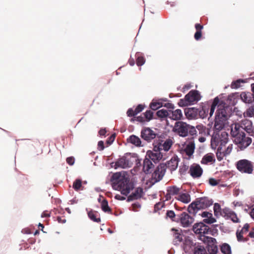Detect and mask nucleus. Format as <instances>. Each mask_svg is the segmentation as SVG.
<instances>
[{"mask_svg":"<svg viewBox=\"0 0 254 254\" xmlns=\"http://www.w3.org/2000/svg\"><path fill=\"white\" fill-rule=\"evenodd\" d=\"M115 181L113 183L114 190H120L121 193L126 196L134 188V184L130 181L129 178L121 173H117L113 175Z\"/></svg>","mask_w":254,"mask_h":254,"instance_id":"1","label":"nucleus"},{"mask_svg":"<svg viewBox=\"0 0 254 254\" xmlns=\"http://www.w3.org/2000/svg\"><path fill=\"white\" fill-rule=\"evenodd\" d=\"M220 105H218L219 109L216 111L215 115L213 139L215 141L217 140V141L220 140V144L217 151L216 156L217 159L221 161L222 159V154L221 152V146L222 144L221 142L222 140H221L222 133H220V132L222 129V109L220 108Z\"/></svg>","mask_w":254,"mask_h":254,"instance_id":"2","label":"nucleus"},{"mask_svg":"<svg viewBox=\"0 0 254 254\" xmlns=\"http://www.w3.org/2000/svg\"><path fill=\"white\" fill-rule=\"evenodd\" d=\"M236 127L233 128V126H229L226 130L230 131L232 136L234 138L235 144L241 150H244L251 144L252 140L251 138L246 136L245 132L240 131Z\"/></svg>","mask_w":254,"mask_h":254,"instance_id":"3","label":"nucleus"},{"mask_svg":"<svg viewBox=\"0 0 254 254\" xmlns=\"http://www.w3.org/2000/svg\"><path fill=\"white\" fill-rule=\"evenodd\" d=\"M239 99V93H232L223 100V129L226 127V122L231 116L232 107L235 106Z\"/></svg>","mask_w":254,"mask_h":254,"instance_id":"4","label":"nucleus"},{"mask_svg":"<svg viewBox=\"0 0 254 254\" xmlns=\"http://www.w3.org/2000/svg\"><path fill=\"white\" fill-rule=\"evenodd\" d=\"M172 131L180 136L185 137L189 135L193 136L196 134L195 128L183 121L176 122L172 128Z\"/></svg>","mask_w":254,"mask_h":254,"instance_id":"5","label":"nucleus"},{"mask_svg":"<svg viewBox=\"0 0 254 254\" xmlns=\"http://www.w3.org/2000/svg\"><path fill=\"white\" fill-rule=\"evenodd\" d=\"M212 203V200L207 197L198 198L189 205L188 211L190 213L195 215L199 210L205 209L211 206Z\"/></svg>","mask_w":254,"mask_h":254,"instance_id":"6","label":"nucleus"},{"mask_svg":"<svg viewBox=\"0 0 254 254\" xmlns=\"http://www.w3.org/2000/svg\"><path fill=\"white\" fill-rule=\"evenodd\" d=\"M229 126H233V128H235V127H239V130L242 132H244V130L246 131L249 135L254 137V127L253 126L252 121L245 119L242 120L240 124H232L231 123L229 125V123L228 121L226 122V127L225 129H223V130H226L227 128L229 127Z\"/></svg>","mask_w":254,"mask_h":254,"instance_id":"7","label":"nucleus"},{"mask_svg":"<svg viewBox=\"0 0 254 254\" xmlns=\"http://www.w3.org/2000/svg\"><path fill=\"white\" fill-rule=\"evenodd\" d=\"M200 98V95L197 90H192L185 96L184 99L180 100L178 105L180 106L183 107L193 104L198 101Z\"/></svg>","mask_w":254,"mask_h":254,"instance_id":"8","label":"nucleus"},{"mask_svg":"<svg viewBox=\"0 0 254 254\" xmlns=\"http://www.w3.org/2000/svg\"><path fill=\"white\" fill-rule=\"evenodd\" d=\"M238 170L242 173L252 174L254 169V163L247 159H241L236 162Z\"/></svg>","mask_w":254,"mask_h":254,"instance_id":"9","label":"nucleus"},{"mask_svg":"<svg viewBox=\"0 0 254 254\" xmlns=\"http://www.w3.org/2000/svg\"><path fill=\"white\" fill-rule=\"evenodd\" d=\"M173 144V141L172 139L168 138L165 140L158 139V140L155 141L153 144V151L162 152L164 151L167 152L170 150Z\"/></svg>","mask_w":254,"mask_h":254,"instance_id":"10","label":"nucleus"},{"mask_svg":"<svg viewBox=\"0 0 254 254\" xmlns=\"http://www.w3.org/2000/svg\"><path fill=\"white\" fill-rule=\"evenodd\" d=\"M133 158L131 156L130 153L126 154L125 155L119 158L115 162L114 167L115 169L121 168L126 169L130 168L133 164Z\"/></svg>","mask_w":254,"mask_h":254,"instance_id":"11","label":"nucleus"},{"mask_svg":"<svg viewBox=\"0 0 254 254\" xmlns=\"http://www.w3.org/2000/svg\"><path fill=\"white\" fill-rule=\"evenodd\" d=\"M203 242L206 244V248L209 254H216L218 252V248L216 245V240L212 237L203 236L200 238Z\"/></svg>","mask_w":254,"mask_h":254,"instance_id":"12","label":"nucleus"},{"mask_svg":"<svg viewBox=\"0 0 254 254\" xmlns=\"http://www.w3.org/2000/svg\"><path fill=\"white\" fill-rule=\"evenodd\" d=\"M193 231L195 233L200 234V238L211 233L209 227L202 222L195 224L193 226Z\"/></svg>","mask_w":254,"mask_h":254,"instance_id":"13","label":"nucleus"},{"mask_svg":"<svg viewBox=\"0 0 254 254\" xmlns=\"http://www.w3.org/2000/svg\"><path fill=\"white\" fill-rule=\"evenodd\" d=\"M166 172L165 165L163 163L160 164L152 174V178L155 182L161 180Z\"/></svg>","mask_w":254,"mask_h":254,"instance_id":"14","label":"nucleus"},{"mask_svg":"<svg viewBox=\"0 0 254 254\" xmlns=\"http://www.w3.org/2000/svg\"><path fill=\"white\" fill-rule=\"evenodd\" d=\"M157 133L149 127H145L141 131V137L147 142H150L155 138Z\"/></svg>","mask_w":254,"mask_h":254,"instance_id":"15","label":"nucleus"},{"mask_svg":"<svg viewBox=\"0 0 254 254\" xmlns=\"http://www.w3.org/2000/svg\"><path fill=\"white\" fill-rule=\"evenodd\" d=\"M180 222L184 227L190 226L193 222V218L187 213L183 212L180 215Z\"/></svg>","mask_w":254,"mask_h":254,"instance_id":"16","label":"nucleus"},{"mask_svg":"<svg viewBox=\"0 0 254 254\" xmlns=\"http://www.w3.org/2000/svg\"><path fill=\"white\" fill-rule=\"evenodd\" d=\"M189 173L193 178H198L202 175L203 170L199 165L195 164L190 166Z\"/></svg>","mask_w":254,"mask_h":254,"instance_id":"17","label":"nucleus"},{"mask_svg":"<svg viewBox=\"0 0 254 254\" xmlns=\"http://www.w3.org/2000/svg\"><path fill=\"white\" fill-rule=\"evenodd\" d=\"M179 163V158L177 156H174L166 163H163L165 165V170L168 168L171 172L175 170L178 166Z\"/></svg>","mask_w":254,"mask_h":254,"instance_id":"18","label":"nucleus"},{"mask_svg":"<svg viewBox=\"0 0 254 254\" xmlns=\"http://www.w3.org/2000/svg\"><path fill=\"white\" fill-rule=\"evenodd\" d=\"M145 157L149 158L150 160H152L154 163L159 161L163 157L162 152H155L152 151H148Z\"/></svg>","mask_w":254,"mask_h":254,"instance_id":"19","label":"nucleus"},{"mask_svg":"<svg viewBox=\"0 0 254 254\" xmlns=\"http://www.w3.org/2000/svg\"><path fill=\"white\" fill-rule=\"evenodd\" d=\"M169 119L172 120L182 121L184 119L183 113L181 110L176 109L174 111L169 110Z\"/></svg>","mask_w":254,"mask_h":254,"instance_id":"20","label":"nucleus"},{"mask_svg":"<svg viewBox=\"0 0 254 254\" xmlns=\"http://www.w3.org/2000/svg\"><path fill=\"white\" fill-rule=\"evenodd\" d=\"M242 101L246 104L254 102V95L250 92H242L239 95Z\"/></svg>","mask_w":254,"mask_h":254,"instance_id":"21","label":"nucleus"},{"mask_svg":"<svg viewBox=\"0 0 254 254\" xmlns=\"http://www.w3.org/2000/svg\"><path fill=\"white\" fill-rule=\"evenodd\" d=\"M223 213L225 214L224 217L226 219L230 218L234 223L239 222V219L236 214L229 208H223Z\"/></svg>","mask_w":254,"mask_h":254,"instance_id":"22","label":"nucleus"},{"mask_svg":"<svg viewBox=\"0 0 254 254\" xmlns=\"http://www.w3.org/2000/svg\"><path fill=\"white\" fill-rule=\"evenodd\" d=\"M197 112L198 109L194 107L188 108L185 109L186 118L190 120L197 119Z\"/></svg>","mask_w":254,"mask_h":254,"instance_id":"23","label":"nucleus"},{"mask_svg":"<svg viewBox=\"0 0 254 254\" xmlns=\"http://www.w3.org/2000/svg\"><path fill=\"white\" fill-rule=\"evenodd\" d=\"M143 192V189L142 188H136L134 191L127 197V201H130L140 198L142 196Z\"/></svg>","mask_w":254,"mask_h":254,"instance_id":"24","label":"nucleus"},{"mask_svg":"<svg viewBox=\"0 0 254 254\" xmlns=\"http://www.w3.org/2000/svg\"><path fill=\"white\" fill-rule=\"evenodd\" d=\"M154 167V165L149 158L145 157L143 160V170L146 174H148L151 172L152 168Z\"/></svg>","mask_w":254,"mask_h":254,"instance_id":"25","label":"nucleus"},{"mask_svg":"<svg viewBox=\"0 0 254 254\" xmlns=\"http://www.w3.org/2000/svg\"><path fill=\"white\" fill-rule=\"evenodd\" d=\"M172 230L174 231L173 237L174 240L173 242L175 245H179L184 240L185 238L184 235L181 234L179 231L177 230L172 229Z\"/></svg>","mask_w":254,"mask_h":254,"instance_id":"26","label":"nucleus"},{"mask_svg":"<svg viewBox=\"0 0 254 254\" xmlns=\"http://www.w3.org/2000/svg\"><path fill=\"white\" fill-rule=\"evenodd\" d=\"M215 157L213 154L207 153L201 159V163L202 164H212L215 162Z\"/></svg>","mask_w":254,"mask_h":254,"instance_id":"27","label":"nucleus"},{"mask_svg":"<svg viewBox=\"0 0 254 254\" xmlns=\"http://www.w3.org/2000/svg\"><path fill=\"white\" fill-rule=\"evenodd\" d=\"M193 242L189 237H185L183 248L185 252H189L192 249Z\"/></svg>","mask_w":254,"mask_h":254,"instance_id":"28","label":"nucleus"},{"mask_svg":"<svg viewBox=\"0 0 254 254\" xmlns=\"http://www.w3.org/2000/svg\"><path fill=\"white\" fill-rule=\"evenodd\" d=\"M202 217H205L203 220L204 222L207 224H212L216 221L215 218L212 217V214L211 213L204 211L201 214Z\"/></svg>","mask_w":254,"mask_h":254,"instance_id":"29","label":"nucleus"},{"mask_svg":"<svg viewBox=\"0 0 254 254\" xmlns=\"http://www.w3.org/2000/svg\"><path fill=\"white\" fill-rule=\"evenodd\" d=\"M195 149V144L193 141H190L186 145L184 151L188 156H191L194 153Z\"/></svg>","mask_w":254,"mask_h":254,"instance_id":"30","label":"nucleus"},{"mask_svg":"<svg viewBox=\"0 0 254 254\" xmlns=\"http://www.w3.org/2000/svg\"><path fill=\"white\" fill-rule=\"evenodd\" d=\"M127 141L128 142L136 146H140L141 144V141L140 139L135 135H130L127 139Z\"/></svg>","mask_w":254,"mask_h":254,"instance_id":"31","label":"nucleus"},{"mask_svg":"<svg viewBox=\"0 0 254 254\" xmlns=\"http://www.w3.org/2000/svg\"><path fill=\"white\" fill-rule=\"evenodd\" d=\"M176 198L185 203H188L190 201V196L188 193H180Z\"/></svg>","mask_w":254,"mask_h":254,"instance_id":"32","label":"nucleus"},{"mask_svg":"<svg viewBox=\"0 0 254 254\" xmlns=\"http://www.w3.org/2000/svg\"><path fill=\"white\" fill-rule=\"evenodd\" d=\"M88 216L94 222L99 223L101 221L99 214L97 211L91 210L88 212Z\"/></svg>","mask_w":254,"mask_h":254,"instance_id":"33","label":"nucleus"},{"mask_svg":"<svg viewBox=\"0 0 254 254\" xmlns=\"http://www.w3.org/2000/svg\"><path fill=\"white\" fill-rule=\"evenodd\" d=\"M203 25L196 23L195 24V28L196 29V32L194 34V37L196 40H199L201 39L202 37V32L201 30L203 29Z\"/></svg>","mask_w":254,"mask_h":254,"instance_id":"34","label":"nucleus"},{"mask_svg":"<svg viewBox=\"0 0 254 254\" xmlns=\"http://www.w3.org/2000/svg\"><path fill=\"white\" fill-rule=\"evenodd\" d=\"M181 188L177 187L176 186H170L167 188V191L169 192V194L172 195H179Z\"/></svg>","mask_w":254,"mask_h":254,"instance_id":"35","label":"nucleus"},{"mask_svg":"<svg viewBox=\"0 0 254 254\" xmlns=\"http://www.w3.org/2000/svg\"><path fill=\"white\" fill-rule=\"evenodd\" d=\"M156 115L161 119H164L167 117L169 118V110L167 111L164 109L158 110L156 112Z\"/></svg>","mask_w":254,"mask_h":254,"instance_id":"36","label":"nucleus"},{"mask_svg":"<svg viewBox=\"0 0 254 254\" xmlns=\"http://www.w3.org/2000/svg\"><path fill=\"white\" fill-rule=\"evenodd\" d=\"M208 114V109L204 107L200 108L198 109L197 118H200L202 119L205 118Z\"/></svg>","mask_w":254,"mask_h":254,"instance_id":"37","label":"nucleus"},{"mask_svg":"<svg viewBox=\"0 0 254 254\" xmlns=\"http://www.w3.org/2000/svg\"><path fill=\"white\" fill-rule=\"evenodd\" d=\"M245 80L239 79L235 81H233L231 84V87L232 89H238L242 86V83H245Z\"/></svg>","mask_w":254,"mask_h":254,"instance_id":"38","label":"nucleus"},{"mask_svg":"<svg viewBox=\"0 0 254 254\" xmlns=\"http://www.w3.org/2000/svg\"><path fill=\"white\" fill-rule=\"evenodd\" d=\"M219 102V99L218 97H216L214 98L213 102H212V104L211 106V108L210 110L209 115L210 117H211L214 112V110L215 109V108L216 106L218 105V103Z\"/></svg>","mask_w":254,"mask_h":254,"instance_id":"39","label":"nucleus"},{"mask_svg":"<svg viewBox=\"0 0 254 254\" xmlns=\"http://www.w3.org/2000/svg\"><path fill=\"white\" fill-rule=\"evenodd\" d=\"M214 215L216 217H219L222 215L221 205L217 203L214 204L213 207Z\"/></svg>","mask_w":254,"mask_h":254,"instance_id":"40","label":"nucleus"},{"mask_svg":"<svg viewBox=\"0 0 254 254\" xmlns=\"http://www.w3.org/2000/svg\"><path fill=\"white\" fill-rule=\"evenodd\" d=\"M101 208L105 212H111V209L109 207L108 202L105 199L101 203Z\"/></svg>","mask_w":254,"mask_h":254,"instance_id":"41","label":"nucleus"},{"mask_svg":"<svg viewBox=\"0 0 254 254\" xmlns=\"http://www.w3.org/2000/svg\"><path fill=\"white\" fill-rule=\"evenodd\" d=\"M194 254H207L205 249L203 246H198L194 248Z\"/></svg>","mask_w":254,"mask_h":254,"instance_id":"42","label":"nucleus"},{"mask_svg":"<svg viewBox=\"0 0 254 254\" xmlns=\"http://www.w3.org/2000/svg\"><path fill=\"white\" fill-rule=\"evenodd\" d=\"M163 106L161 102L153 101L150 104V108L153 110H156Z\"/></svg>","mask_w":254,"mask_h":254,"instance_id":"43","label":"nucleus"},{"mask_svg":"<svg viewBox=\"0 0 254 254\" xmlns=\"http://www.w3.org/2000/svg\"><path fill=\"white\" fill-rule=\"evenodd\" d=\"M245 117H252L254 116V104L250 107L244 113Z\"/></svg>","mask_w":254,"mask_h":254,"instance_id":"44","label":"nucleus"},{"mask_svg":"<svg viewBox=\"0 0 254 254\" xmlns=\"http://www.w3.org/2000/svg\"><path fill=\"white\" fill-rule=\"evenodd\" d=\"M136 64L138 66L142 65L145 63V59L143 57L140 55V54H136Z\"/></svg>","mask_w":254,"mask_h":254,"instance_id":"45","label":"nucleus"},{"mask_svg":"<svg viewBox=\"0 0 254 254\" xmlns=\"http://www.w3.org/2000/svg\"><path fill=\"white\" fill-rule=\"evenodd\" d=\"M143 115L146 122H149L153 119V112L150 110H147Z\"/></svg>","mask_w":254,"mask_h":254,"instance_id":"46","label":"nucleus"},{"mask_svg":"<svg viewBox=\"0 0 254 254\" xmlns=\"http://www.w3.org/2000/svg\"><path fill=\"white\" fill-rule=\"evenodd\" d=\"M176 215L174 211L173 210H167L166 213V218H170L172 221H175Z\"/></svg>","mask_w":254,"mask_h":254,"instance_id":"47","label":"nucleus"},{"mask_svg":"<svg viewBox=\"0 0 254 254\" xmlns=\"http://www.w3.org/2000/svg\"><path fill=\"white\" fill-rule=\"evenodd\" d=\"M223 254H232L231 248L227 243H223Z\"/></svg>","mask_w":254,"mask_h":254,"instance_id":"48","label":"nucleus"},{"mask_svg":"<svg viewBox=\"0 0 254 254\" xmlns=\"http://www.w3.org/2000/svg\"><path fill=\"white\" fill-rule=\"evenodd\" d=\"M82 186V182L81 180L76 179L73 184V188L75 190H78L80 189Z\"/></svg>","mask_w":254,"mask_h":254,"instance_id":"49","label":"nucleus"},{"mask_svg":"<svg viewBox=\"0 0 254 254\" xmlns=\"http://www.w3.org/2000/svg\"><path fill=\"white\" fill-rule=\"evenodd\" d=\"M164 206L165 203L164 202H159L154 205V211L155 212H156L159 210L161 209Z\"/></svg>","mask_w":254,"mask_h":254,"instance_id":"50","label":"nucleus"},{"mask_svg":"<svg viewBox=\"0 0 254 254\" xmlns=\"http://www.w3.org/2000/svg\"><path fill=\"white\" fill-rule=\"evenodd\" d=\"M144 106L142 104H139L135 109V114L136 115L140 113L144 109Z\"/></svg>","mask_w":254,"mask_h":254,"instance_id":"51","label":"nucleus"},{"mask_svg":"<svg viewBox=\"0 0 254 254\" xmlns=\"http://www.w3.org/2000/svg\"><path fill=\"white\" fill-rule=\"evenodd\" d=\"M250 228V225L249 224L246 223L244 225V227L242 229V230L240 231L241 233L243 234H246L249 231Z\"/></svg>","mask_w":254,"mask_h":254,"instance_id":"52","label":"nucleus"},{"mask_svg":"<svg viewBox=\"0 0 254 254\" xmlns=\"http://www.w3.org/2000/svg\"><path fill=\"white\" fill-rule=\"evenodd\" d=\"M244 234L241 233V231H237L236 236H237V240L239 242H242L243 241V239L244 238V237H243Z\"/></svg>","mask_w":254,"mask_h":254,"instance_id":"53","label":"nucleus"},{"mask_svg":"<svg viewBox=\"0 0 254 254\" xmlns=\"http://www.w3.org/2000/svg\"><path fill=\"white\" fill-rule=\"evenodd\" d=\"M219 181H218L214 178H210L209 179V183L212 186H215L218 184Z\"/></svg>","mask_w":254,"mask_h":254,"instance_id":"54","label":"nucleus"},{"mask_svg":"<svg viewBox=\"0 0 254 254\" xmlns=\"http://www.w3.org/2000/svg\"><path fill=\"white\" fill-rule=\"evenodd\" d=\"M116 137V135L115 134H112L107 140L106 142L108 144H111L113 141H114Z\"/></svg>","mask_w":254,"mask_h":254,"instance_id":"55","label":"nucleus"},{"mask_svg":"<svg viewBox=\"0 0 254 254\" xmlns=\"http://www.w3.org/2000/svg\"><path fill=\"white\" fill-rule=\"evenodd\" d=\"M127 114L128 117H134L135 115H136V114H135V111L133 110L132 108H129L128 109Z\"/></svg>","mask_w":254,"mask_h":254,"instance_id":"56","label":"nucleus"},{"mask_svg":"<svg viewBox=\"0 0 254 254\" xmlns=\"http://www.w3.org/2000/svg\"><path fill=\"white\" fill-rule=\"evenodd\" d=\"M232 146L233 145L231 144L227 147V149L225 150V151H223V155H228L231 153L233 148Z\"/></svg>","mask_w":254,"mask_h":254,"instance_id":"57","label":"nucleus"},{"mask_svg":"<svg viewBox=\"0 0 254 254\" xmlns=\"http://www.w3.org/2000/svg\"><path fill=\"white\" fill-rule=\"evenodd\" d=\"M134 120H136L137 121L140 122V123H143L145 121V119H144V117L142 116H138L135 119H131V121L133 122Z\"/></svg>","mask_w":254,"mask_h":254,"instance_id":"58","label":"nucleus"},{"mask_svg":"<svg viewBox=\"0 0 254 254\" xmlns=\"http://www.w3.org/2000/svg\"><path fill=\"white\" fill-rule=\"evenodd\" d=\"M66 161L67 163L69 165H72L74 163V158L73 157H67Z\"/></svg>","mask_w":254,"mask_h":254,"instance_id":"59","label":"nucleus"},{"mask_svg":"<svg viewBox=\"0 0 254 254\" xmlns=\"http://www.w3.org/2000/svg\"><path fill=\"white\" fill-rule=\"evenodd\" d=\"M132 210L134 211H137V209L140 207V205L139 203L136 202L132 204Z\"/></svg>","mask_w":254,"mask_h":254,"instance_id":"60","label":"nucleus"},{"mask_svg":"<svg viewBox=\"0 0 254 254\" xmlns=\"http://www.w3.org/2000/svg\"><path fill=\"white\" fill-rule=\"evenodd\" d=\"M163 106L167 108L168 109H174L175 108V106L174 104L171 103H165Z\"/></svg>","mask_w":254,"mask_h":254,"instance_id":"61","label":"nucleus"},{"mask_svg":"<svg viewBox=\"0 0 254 254\" xmlns=\"http://www.w3.org/2000/svg\"><path fill=\"white\" fill-rule=\"evenodd\" d=\"M104 142L100 140L98 143V149L99 150L102 151L104 149Z\"/></svg>","mask_w":254,"mask_h":254,"instance_id":"62","label":"nucleus"},{"mask_svg":"<svg viewBox=\"0 0 254 254\" xmlns=\"http://www.w3.org/2000/svg\"><path fill=\"white\" fill-rule=\"evenodd\" d=\"M228 133L226 131H223V144H225L228 142ZM224 144H223V146Z\"/></svg>","mask_w":254,"mask_h":254,"instance_id":"63","label":"nucleus"},{"mask_svg":"<svg viewBox=\"0 0 254 254\" xmlns=\"http://www.w3.org/2000/svg\"><path fill=\"white\" fill-rule=\"evenodd\" d=\"M57 221H58V222L60 223L64 224V223H65L66 221V220L64 216H62V217L58 216L57 217Z\"/></svg>","mask_w":254,"mask_h":254,"instance_id":"64","label":"nucleus"}]
</instances>
